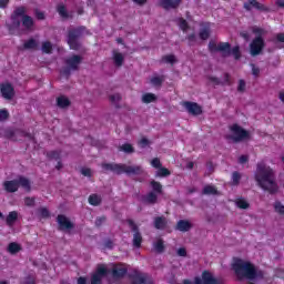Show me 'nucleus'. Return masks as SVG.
<instances>
[{"mask_svg": "<svg viewBox=\"0 0 284 284\" xmlns=\"http://www.w3.org/2000/svg\"><path fill=\"white\" fill-rule=\"evenodd\" d=\"M216 278L212 275V273L204 271L202 273V277H195V282L192 283L187 280L183 282V284H216Z\"/></svg>", "mask_w": 284, "mask_h": 284, "instance_id": "7", "label": "nucleus"}, {"mask_svg": "<svg viewBox=\"0 0 284 284\" xmlns=\"http://www.w3.org/2000/svg\"><path fill=\"white\" fill-rule=\"evenodd\" d=\"M133 3H136L138 6H143L144 3H146L148 0H132Z\"/></svg>", "mask_w": 284, "mask_h": 284, "instance_id": "61", "label": "nucleus"}, {"mask_svg": "<svg viewBox=\"0 0 284 284\" xmlns=\"http://www.w3.org/2000/svg\"><path fill=\"white\" fill-rule=\"evenodd\" d=\"M239 162L240 163H247V156L246 155L240 156Z\"/></svg>", "mask_w": 284, "mask_h": 284, "instance_id": "62", "label": "nucleus"}, {"mask_svg": "<svg viewBox=\"0 0 284 284\" xmlns=\"http://www.w3.org/2000/svg\"><path fill=\"white\" fill-rule=\"evenodd\" d=\"M110 102L115 105V108H119V103L121 102V94L114 93L109 97Z\"/></svg>", "mask_w": 284, "mask_h": 284, "instance_id": "31", "label": "nucleus"}, {"mask_svg": "<svg viewBox=\"0 0 284 284\" xmlns=\"http://www.w3.org/2000/svg\"><path fill=\"white\" fill-rule=\"evenodd\" d=\"M16 136H28V139H30V135L26 134L23 131H17Z\"/></svg>", "mask_w": 284, "mask_h": 284, "instance_id": "59", "label": "nucleus"}, {"mask_svg": "<svg viewBox=\"0 0 284 284\" xmlns=\"http://www.w3.org/2000/svg\"><path fill=\"white\" fill-rule=\"evenodd\" d=\"M24 48H26L27 50H34V48H37V40L30 39L29 41H27V42L24 43Z\"/></svg>", "mask_w": 284, "mask_h": 284, "instance_id": "41", "label": "nucleus"}, {"mask_svg": "<svg viewBox=\"0 0 284 284\" xmlns=\"http://www.w3.org/2000/svg\"><path fill=\"white\" fill-rule=\"evenodd\" d=\"M166 223L168 222L165 221V219L156 217L155 219V227H156V230H163L165 227Z\"/></svg>", "mask_w": 284, "mask_h": 284, "instance_id": "35", "label": "nucleus"}, {"mask_svg": "<svg viewBox=\"0 0 284 284\" xmlns=\"http://www.w3.org/2000/svg\"><path fill=\"white\" fill-rule=\"evenodd\" d=\"M274 211L276 212V214H284V204L281 201H276L273 204Z\"/></svg>", "mask_w": 284, "mask_h": 284, "instance_id": "32", "label": "nucleus"}, {"mask_svg": "<svg viewBox=\"0 0 284 284\" xmlns=\"http://www.w3.org/2000/svg\"><path fill=\"white\" fill-rule=\"evenodd\" d=\"M19 219V213L17 211H12L7 216V225L12 227L14 223H17V220Z\"/></svg>", "mask_w": 284, "mask_h": 284, "instance_id": "23", "label": "nucleus"}, {"mask_svg": "<svg viewBox=\"0 0 284 284\" xmlns=\"http://www.w3.org/2000/svg\"><path fill=\"white\" fill-rule=\"evenodd\" d=\"M245 82L243 80L239 81L237 91L239 92H245Z\"/></svg>", "mask_w": 284, "mask_h": 284, "instance_id": "54", "label": "nucleus"}, {"mask_svg": "<svg viewBox=\"0 0 284 284\" xmlns=\"http://www.w3.org/2000/svg\"><path fill=\"white\" fill-rule=\"evenodd\" d=\"M232 54L235 59H241V51L239 50V47L232 49Z\"/></svg>", "mask_w": 284, "mask_h": 284, "instance_id": "52", "label": "nucleus"}, {"mask_svg": "<svg viewBox=\"0 0 284 284\" xmlns=\"http://www.w3.org/2000/svg\"><path fill=\"white\" fill-rule=\"evenodd\" d=\"M9 2L10 0H0V8H6V6H8Z\"/></svg>", "mask_w": 284, "mask_h": 284, "instance_id": "60", "label": "nucleus"}, {"mask_svg": "<svg viewBox=\"0 0 284 284\" xmlns=\"http://www.w3.org/2000/svg\"><path fill=\"white\" fill-rule=\"evenodd\" d=\"M227 139L234 141V143H239V141H247V139H250V132L237 124H233L230 126Z\"/></svg>", "mask_w": 284, "mask_h": 284, "instance_id": "5", "label": "nucleus"}, {"mask_svg": "<svg viewBox=\"0 0 284 284\" xmlns=\"http://www.w3.org/2000/svg\"><path fill=\"white\" fill-rule=\"evenodd\" d=\"M164 247L165 246L163 245V240H158L154 244V250H156L158 252H163Z\"/></svg>", "mask_w": 284, "mask_h": 284, "instance_id": "44", "label": "nucleus"}, {"mask_svg": "<svg viewBox=\"0 0 284 284\" xmlns=\"http://www.w3.org/2000/svg\"><path fill=\"white\" fill-rule=\"evenodd\" d=\"M200 39H202V41L210 39V23L202 24L200 30Z\"/></svg>", "mask_w": 284, "mask_h": 284, "instance_id": "21", "label": "nucleus"}, {"mask_svg": "<svg viewBox=\"0 0 284 284\" xmlns=\"http://www.w3.org/2000/svg\"><path fill=\"white\" fill-rule=\"evenodd\" d=\"M125 59V55L119 51H113V63L118 65V68H121L123 65V61Z\"/></svg>", "mask_w": 284, "mask_h": 284, "instance_id": "22", "label": "nucleus"}, {"mask_svg": "<svg viewBox=\"0 0 284 284\" xmlns=\"http://www.w3.org/2000/svg\"><path fill=\"white\" fill-rule=\"evenodd\" d=\"M58 12L60 14V17H62V19H68V11H65V7L63 4H60L58 7Z\"/></svg>", "mask_w": 284, "mask_h": 284, "instance_id": "42", "label": "nucleus"}, {"mask_svg": "<svg viewBox=\"0 0 284 284\" xmlns=\"http://www.w3.org/2000/svg\"><path fill=\"white\" fill-rule=\"evenodd\" d=\"M104 172H115V174H142L143 169L139 165H125V164H102Z\"/></svg>", "mask_w": 284, "mask_h": 284, "instance_id": "4", "label": "nucleus"}, {"mask_svg": "<svg viewBox=\"0 0 284 284\" xmlns=\"http://www.w3.org/2000/svg\"><path fill=\"white\" fill-rule=\"evenodd\" d=\"M139 145H140V148H148V145H150V140L146 139V138H142V139L139 141Z\"/></svg>", "mask_w": 284, "mask_h": 284, "instance_id": "48", "label": "nucleus"}, {"mask_svg": "<svg viewBox=\"0 0 284 284\" xmlns=\"http://www.w3.org/2000/svg\"><path fill=\"white\" fill-rule=\"evenodd\" d=\"M155 176H170V170L160 166L155 173Z\"/></svg>", "mask_w": 284, "mask_h": 284, "instance_id": "40", "label": "nucleus"}, {"mask_svg": "<svg viewBox=\"0 0 284 284\" xmlns=\"http://www.w3.org/2000/svg\"><path fill=\"white\" fill-rule=\"evenodd\" d=\"M211 52H222V54H230V43L211 41L209 43Z\"/></svg>", "mask_w": 284, "mask_h": 284, "instance_id": "9", "label": "nucleus"}, {"mask_svg": "<svg viewBox=\"0 0 284 284\" xmlns=\"http://www.w3.org/2000/svg\"><path fill=\"white\" fill-rule=\"evenodd\" d=\"M24 205H27L28 207H32V205H34V197H26Z\"/></svg>", "mask_w": 284, "mask_h": 284, "instance_id": "50", "label": "nucleus"}, {"mask_svg": "<svg viewBox=\"0 0 284 284\" xmlns=\"http://www.w3.org/2000/svg\"><path fill=\"white\" fill-rule=\"evenodd\" d=\"M234 204L239 210H250V202L243 197L235 199Z\"/></svg>", "mask_w": 284, "mask_h": 284, "instance_id": "20", "label": "nucleus"}, {"mask_svg": "<svg viewBox=\"0 0 284 284\" xmlns=\"http://www.w3.org/2000/svg\"><path fill=\"white\" fill-rule=\"evenodd\" d=\"M112 274L114 278H122L128 274V266L125 264H115L113 265Z\"/></svg>", "mask_w": 284, "mask_h": 284, "instance_id": "13", "label": "nucleus"}, {"mask_svg": "<svg viewBox=\"0 0 284 284\" xmlns=\"http://www.w3.org/2000/svg\"><path fill=\"white\" fill-rule=\"evenodd\" d=\"M78 284H87L85 277L78 278Z\"/></svg>", "mask_w": 284, "mask_h": 284, "instance_id": "63", "label": "nucleus"}, {"mask_svg": "<svg viewBox=\"0 0 284 284\" xmlns=\"http://www.w3.org/2000/svg\"><path fill=\"white\" fill-rule=\"evenodd\" d=\"M233 185H239L241 181V174L239 172H234L232 175Z\"/></svg>", "mask_w": 284, "mask_h": 284, "instance_id": "45", "label": "nucleus"}, {"mask_svg": "<svg viewBox=\"0 0 284 284\" xmlns=\"http://www.w3.org/2000/svg\"><path fill=\"white\" fill-rule=\"evenodd\" d=\"M176 230L180 232H189V230H192V222L187 220H181L178 222Z\"/></svg>", "mask_w": 284, "mask_h": 284, "instance_id": "19", "label": "nucleus"}, {"mask_svg": "<svg viewBox=\"0 0 284 284\" xmlns=\"http://www.w3.org/2000/svg\"><path fill=\"white\" fill-rule=\"evenodd\" d=\"M151 186L155 194H161V192H163V186L161 185V183L156 181H152Z\"/></svg>", "mask_w": 284, "mask_h": 284, "instance_id": "36", "label": "nucleus"}, {"mask_svg": "<svg viewBox=\"0 0 284 284\" xmlns=\"http://www.w3.org/2000/svg\"><path fill=\"white\" fill-rule=\"evenodd\" d=\"M244 8L246 10H253V8L258 10L261 9V4L256 0H248L244 3Z\"/></svg>", "mask_w": 284, "mask_h": 284, "instance_id": "26", "label": "nucleus"}, {"mask_svg": "<svg viewBox=\"0 0 284 284\" xmlns=\"http://www.w3.org/2000/svg\"><path fill=\"white\" fill-rule=\"evenodd\" d=\"M159 3L164 10H174V8L181 6V0H159Z\"/></svg>", "mask_w": 284, "mask_h": 284, "instance_id": "16", "label": "nucleus"}, {"mask_svg": "<svg viewBox=\"0 0 284 284\" xmlns=\"http://www.w3.org/2000/svg\"><path fill=\"white\" fill-rule=\"evenodd\" d=\"M89 203H90V205H99V203H101V196H99L97 194L90 195Z\"/></svg>", "mask_w": 284, "mask_h": 284, "instance_id": "38", "label": "nucleus"}, {"mask_svg": "<svg viewBox=\"0 0 284 284\" xmlns=\"http://www.w3.org/2000/svg\"><path fill=\"white\" fill-rule=\"evenodd\" d=\"M68 43L71 50H77L79 48V43L77 42V36H74V33L72 32L69 33Z\"/></svg>", "mask_w": 284, "mask_h": 284, "instance_id": "24", "label": "nucleus"}, {"mask_svg": "<svg viewBox=\"0 0 284 284\" xmlns=\"http://www.w3.org/2000/svg\"><path fill=\"white\" fill-rule=\"evenodd\" d=\"M80 64H81V57L79 55H73L67 60V65L70 70H77V68H79Z\"/></svg>", "mask_w": 284, "mask_h": 284, "instance_id": "18", "label": "nucleus"}, {"mask_svg": "<svg viewBox=\"0 0 284 284\" xmlns=\"http://www.w3.org/2000/svg\"><path fill=\"white\" fill-rule=\"evenodd\" d=\"M231 267L239 281H243V278H247L248 281L263 278V272L258 271V268L247 260L234 257Z\"/></svg>", "mask_w": 284, "mask_h": 284, "instance_id": "2", "label": "nucleus"}, {"mask_svg": "<svg viewBox=\"0 0 284 284\" xmlns=\"http://www.w3.org/2000/svg\"><path fill=\"white\" fill-rule=\"evenodd\" d=\"M8 252L10 254H17L18 252H21V245L18 243H10L8 246Z\"/></svg>", "mask_w": 284, "mask_h": 284, "instance_id": "28", "label": "nucleus"}, {"mask_svg": "<svg viewBox=\"0 0 284 284\" xmlns=\"http://www.w3.org/2000/svg\"><path fill=\"white\" fill-rule=\"evenodd\" d=\"M150 83L153 84L156 88V87L161 85V83H163V77L153 75L150 79Z\"/></svg>", "mask_w": 284, "mask_h": 284, "instance_id": "37", "label": "nucleus"}, {"mask_svg": "<svg viewBox=\"0 0 284 284\" xmlns=\"http://www.w3.org/2000/svg\"><path fill=\"white\" fill-rule=\"evenodd\" d=\"M159 199V193L150 192L148 195H145L144 201L145 203H155Z\"/></svg>", "mask_w": 284, "mask_h": 284, "instance_id": "29", "label": "nucleus"}, {"mask_svg": "<svg viewBox=\"0 0 284 284\" xmlns=\"http://www.w3.org/2000/svg\"><path fill=\"white\" fill-rule=\"evenodd\" d=\"M121 152H125L126 154H132L134 152V148L130 143L122 144L120 146Z\"/></svg>", "mask_w": 284, "mask_h": 284, "instance_id": "33", "label": "nucleus"}, {"mask_svg": "<svg viewBox=\"0 0 284 284\" xmlns=\"http://www.w3.org/2000/svg\"><path fill=\"white\" fill-rule=\"evenodd\" d=\"M178 23H179L181 30H183V32H190V26H187V22L184 19L180 18L178 20Z\"/></svg>", "mask_w": 284, "mask_h": 284, "instance_id": "39", "label": "nucleus"}, {"mask_svg": "<svg viewBox=\"0 0 284 284\" xmlns=\"http://www.w3.org/2000/svg\"><path fill=\"white\" fill-rule=\"evenodd\" d=\"M187 39H189L190 45H194V43H196V36L191 33L189 34Z\"/></svg>", "mask_w": 284, "mask_h": 284, "instance_id": "55", "label": "nucleus"}, {"mask_svg": "<svg viewBox=\"0 0 284 284\" xmlns=\"http://www.w3.org/2000/svg\"><path fill=\"white\" fill-rule=\"evenodd\" d=\"M19 186L23 187L27 191H30V181L26 178H18L17 180L3 182V187L6 192H17Z\"/></svg>", "mask_w": 284, "mask_h": 284, "instance_id": "6", "label": "nucleus"}, {"mask_svg": "<svg viewBox=\"0 0 284 284\" xmlns=\"http://www.w3.org/2000/svg\"><path fill=\"white\" fill-rule=\"evenodd\" d=\"M26 284H36L33 277L27 278Z\"/></svg>", "mask_w": 284, "mask_h": 284, "instance_id": "64", "label": "nucleus"}, {"mask_svg": "<svg viewBox=\"0 0 284 284\" xmlns=\"http://www.w3.org/2000/svg\"><path fill=\"white\" fill-rule=\"evenodd\" d=\"M58 225L60 230H72L74 227V224L65 215H58Z\"/></svg>", "mask_w": 284, "mask_h": 284, "instance_id": "15", "label": "nucleus"}, {"mask_svg": "<svg viewBox=\"0 0 284 284\" xmlns=\"http://www.w3.org/2000/svg\"><path fill=\"white\" fill-rule=\"evenodd\" d=\"M183 108L189 112V114H193V116H199V114H203V108L199 105L196 102H183Z\"/></svg>", "mask_w": 284, "mask_h": 284, "instance_id": "11", "label": "nucleus"}, {"mask_svg": "<svg viewBox=\"0 0 284 284\" xmlns=\"http://www.w3.org/2000/svg\"><path fill=\"white\" fill-rule=\"evenodd\" d=\"M263 48H265V42L263 41L261 36H258L251 42L250 45V52L252 57L258 55V53L263 51Z\"/></svg>", "mask_w": 284, "mask_h": 284, "instance_id": "10", "label": "nucleus"}, {"mask_svg": "<svg viewBox=\"0 0 284 284\" xmlns=\"http://www.w3.org/2000/svg\"><path fill=\"white\" fill-rule=\"evenodd\" d=\"M274 3L278 6V8H284V0H274Z\"/></svg>", "mask_w": 284, "mask_h": 284, "instance_id": "58", "label": "nucleus"}, {"mask_svg": "<svg viewBox=\"0 0 284 284\" xmlns=\"http://www.w3.org/2000/svg\"><path fill=\"white\" fill-rule=\"evenodd\" d=\"M255 181L262 190L270 192V194H276L278 192V184L274 178V171L264 162L257 164L255 171Z\"/></svg>", "mask_w": 284, "mask_h": 284, "instance_id": "1", "label": "nucleus"}, {"mask_svg": "<svg viewBox=\"0 0 284 284\" xmlns=\"http://www.w3.org/2000/svg\"><path fill=\"white\" fill-rule=\"evenodd\" d=\"M0 90L3 99L10 100L14 97V88L10 83H2Z\"/></svg>", "mask_w": 284, "mask_h": 284, "instance_id": "14", "label": "nucleus"}, {"mask_svg": "<svg viewBox=\"0 0 284 284\" xmlns=\"http://www.w3.org/2000/svg\"><path fill=\"white\" fill-rule=\"evenodd\" d=\"M178 256H187V251H185L183 247L179 248Z\"/></svg>", "mask_w": 284, "mask_h": 284, "instance_id": "56", "label": "nucleus"}, {"mask_svg": "<svg viewBox=\"0 0 284 284\" xmlns=\"http://www.w3.org/2000/svg\"><path fill=\"white\" fill-rule=\"evenodd\" d=\"M203 194H209V195L219 194V191L216 190L215 186L206 185V186H204V189H203Z\"/></svg>", "mask_w": 284, "mask_h": 284, "instance_id": "34", "label": "nucleus"}, {"mask_svg": "<svg viewBox=\"0 0 284 284\" xmlns=\"http://www.w3.org/2000/svg\"><path fill=\"white\" fill-rule=\"evenodd\" d=\"M39 213L42 219H48V216H50V212L45 207L40 209Z\"/></svg>", "mask_w": 284, "mask_h": 284, "instance_id": "47", "label": "nucleus"}, {"mask_svg": "<svg viewBox=\"0 0 284 284\" xmlns=\"http://www.w3.org/2000/svg\"><path fill=\"white\" fill-rule=\"evenodd\" d=\"M108 275V266L100 264L91 277V284H101L103 277Z\"/></svg>", "mask_w": 284, "mask_h": 284, "instance_id": "8", "label": "nucleus"}, {"mask_svg": "<svg viewBox=\"0 0 284 284\" xmlns=\"http://www.w3.org/2000/svg\"><path fill=\"white\" fill-rule=\"evenodd\" d=\"M8 116H10V113L8 112V110L6 109L0 110V121H6Z\"/></svg>", "mask_w": 284, "mask_h": 284, "instance_id": "46", "label": "nucleus"}, {"mask_svg": "<svg viewBox=\"0 0 284 284\" xmlns=\"http://www.w3.org/2000/svg\"><path fill=\"white\" fill-rule=\"evenodd\" d=\"M102 223H105V217H98L95 221V225H101Z\"/></svg>", "mask_w": 284, "mask_h": 284, "instance_id": "57", "label": "nucleus"}, {"mask_svg": "<svg viewBox=\"0 0 284 284\" xmlns=\"http://www.w3.org/2000/svg\"><path fill=\"white\" fill-rule=\"evenodd\" d=\"M252 74H253V77H258L261 74V69H258V67L252 64Z\"/></svg>", "mask_w": 284, "mask_h": 284, "instance_id": "53", "label": "nucleus"}, {"mask_svg": "<svg viewBox=\"0 0 284 284\" xmlns=\"http://www.w3.org/2000/svg\"><path fill=\"white\" fill-rule=\"evenodd\" d=\"M21 21L22 26H24L28 30L34 26L32 18L30 16H26V8L23 7L17 8L12 13L10 22L8 23L10 32H12L14 28H19V26H21Z\"/></svg>", "mask_w": 284, "mask_h": 284, "instance_id": "3", "label": "nucleus"}, {"mask_svg": "<svg viewBox=\"0 0 284 284\" xmlns=\"http://www.w3.org/2000/svg\"><path fill=\"white\" fill-rule=\"evenodd\" d=\"M156 101V94L154 93H144L142 95V103H154Z\"/></svg>", "mask_w": 284, "mask_h": 284, "instance_id": "25", "label": "nucleus"}, {"mask_svg": "<svg viewBox=\"0 0 284 284\" xmlns=\"http://www.w3.org/2000/svg\"><path fill=\"white\" fill-rule=\"evenodd\" d=\"M129 225H130L131 230H133V232H134V234H133V245H134V247H141V243H143V237L141 236V233H139L134 222L129 221Z\"/></svg>", "mask_w": 284, "mask_h": 284, "instance_id": "12", "label": "nucleus"}, {"mask_svg": "<svg viewBox=\"0 0 284 284\" xmlns=\"http://www.w3.org/2000/svg\"><path fill=\"white\" fill-rule=\"evenodd\" d=\"M131 277L133 278V284L148 283V277L138 270H134L133 273H131Z\"/></svg>", "mask_w": 284, "mask_h": 284, "instance_id": "17", "label": "nucleus"}, {"mask_svg": "<svg viewBox=\"0 0 284 284\" xmlns=\"http://www.w3.org/2000/svg\"><path fill=\"white\" fill-rule=\"evenodd\" d=\"M81 174L83 176H92V170H90L88 168H83V169H81Z\"/></svg>", "mask_w": 284, "mask_h": 284, "instance_id": "51", "label": "nucleus"}, {"mask_svg": "<svg viewBox=\"0 0 284 284\" xmlns=\"http://www.w3.org/2000/svg\"><path fill=\"white\" fill-rule=\"evenodd\" d=\"M57 103L59 108H68V105H70V100L67 97H59L57 99Z\"/></svg>", "mask_w": 284, "mask_h": 284, "instance_id": "27", "label": "nucleus"}, {"mask_svg": "<svg viewBox=\"0 0 284 284\" xmlns=\"http://www.w3.org/2000/svg\"><path fill=\"white\" fill-rule=\"evenodd\" d=\"M162 62L174 65V63H176V57L174 54H166L162 58Z\"/></svg>", "mask_w": 284, "mask_h": 284, "instance_id": "30", "label": "nucleus"}, {"mask_svg": "<svg viewBox=\"0 0 284 284\" xmlns=\"http://www.w3.org/2000/svg\"><path fill=\"white\" fill-rule=\"evenodd\" d=\"M42 52H45V54H50L52 52V43L50 42L42 43Z\"/></svg>", "mask_w": 284, "mask_h": 284, "instance_id": "43", "label": "nucleus"}, {"mask_svg": "<svg viewBox=\"0 0 284 284\" xmlns=\"http://www.w3.org/2000/svg\"><path fill=\"white\" fill-rule=\"evenodd\" d=\"M151 165H152V168H155L159 170L161 168V160H159L158 158L153 159L151 161Z\"/></svg>", "mask_w": 284, "mask_h": 284, "instance_id": "49", "label": "nucleus"}]
</instances>
